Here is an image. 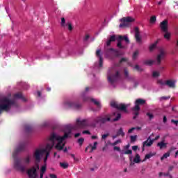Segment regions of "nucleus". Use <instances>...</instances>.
<instances>
[{
  "instance_id": "nucleus-12",
  "label": "nucleus",
  "mask_w": 178,
  "mask_h": 178,
  "mask_svg": "<svg viewBox=\"0 0 178 178\" xmlns=\"http://www.w3.org/2000/svg\"><path fill=\"white\" fill-rule=\"evenodd\" d=\"M47 152V149H36L33 154V158H35L36 162H40L41 161V156Z\"/></svg>"
},
{
  "instance_id": "nucleus-35",
  "label": "nucleus",
  "mask_w": 178,
  "mask_h": 178,
  "mask_svg": "<svg viewBox=\"0 0 178 178\" xmlns=\"http://www.w3.org/2000/svg\"><path fill=\"white\" fill-rule=\"evenodd\" d=\"M121 118H122V115L120 113H118L116 118L113 119L111 122H118V120H120Z\"/></svg>"
},
{
  "instance_id": "nucleus-45",
  "label": "nucleus",
  "mask_w": 178,
  "mask_h": 178,
  "mask_svg": "<svg viewBox=\"0 0 178 178\" xmlns=\"http://www.w3.org/2000/svg\"><path fill=\"white\" fill-rule=\"evenodd\" d=\"M96 56H97L99 59L102 58V56L101 55V49H97L96 51Z\"/></svg>"
},
{
  "instance_id": "nucleus-46",
  "label": "nucleus",
  "mask_w": 178,
  "mask_h": 178,
  "mask_svg": "<svg viewBox=\"0 0 178 178\" xmlns=\"http://www.w3.org/2000/svg\"><path fill=\"white\" fill-rule=\"evenodd\" d=\"M130 138H131V143H134L136 142V140H137V135L131 136Z\"/></svg>"
},
{
  "instance_id": "nucleus-21",
  "label": "nucleus",
  "mask_w": 178,
  "mask_h": 178,
  "mask_svg": "<svg viewBox=\"0 0 178 178\" xmlns=\"http://www.w3.org/2000/svg\"><path fill=\"white\" fill-rule=\"evenodd\" d=\"M115 41H116V36L115 35H113L110 37L109 40H108L106 42V45L107 47L111 46V44H112V42H115Z\"/></svg>"
},
{
  "instance_id": "nucleus-60",
  "label": "nucleus",
  "mask_w": 178,
  "mask_h": 178,
  "mask_svg": "<svg viewBox=\"0 0 178 178\" xmlns=\"http://www.w3.org/2000/svg\"><path fill=\"white\" fill-rule=\"evenodd\" d=\"M83 134H91V132H90V131H88V130H85V131H83Z\"/></svg>"
},
{
  "instance_id": "nucleus-47",
  "label": "nucleus",
  "mask_w": 178,
  "mask_h": 178,
  "mask_svg": "<svg viewBox=\"0 0 178 178\" xmlns=\"http://www.w3.org/2000/svg\"><path fill=\"white\" fill-rule=\"evenodd\" d=\"M165 33L164 35V38H166V40H170V33H169V32H168V31Z\"/></svg>"
},
{
  "instance_id": "nucleus-56",
  "label": "nucleus",
  "mask_w": 178,
  "mask_h": 178,
  "mask_svg": "<svg viewBox=\"0 0 178 178\" xmlns=\"http://www.w3.org/2000/svg\"><path fill=\"white\" fill-rule=\"evenodd\" d=\"M171 123H173L175 126H178V120H171Z\"/></svg>"
},
{
  "instance_id": "nucleus-31",
  "label": "nucleus",
  "mask_w": 178,
  "mask_h": 178,
  "mask_svg": "<svg viewBox=\"0 0 178 178\" xmlns=\"http://www.w3.org/2000/svg\"><path fill=\"white\" fill-rule=\"evenodd\" d=\"M60 166L63 168V169H67L69 168V163H65V162H60Z\"/></svg>"
},
{
  "instance_id": "nucleus-37",
  "label": "nucleus",
  "mask_w": 178,
  "mask_h": 178,
  "mask_svg": "<svg viewBox=\"0 0 178 178\" xmlns=\"http://www.w3.org/2000/svg\"><path fill=\"white\" fill-rule=\"evenodd\" d=\"M31 130H33V128L31 127V126H30V125L25 126V131H26V133H30V131H31Z\"/></svg>"
},
{
  "instance_id": "nucleus-61",
  "label": "nucleus",
  "mask_w": 178,
  "mask_h": 178,
  "mask_svg": "<svg viewBox=\"0 0 178 178\" xmlns=\"http://www.w3.org/2000/svg\"><path fill=\"white\" fill-rule=\"evenodd\" d=\"M139 111H134V116H138L140 115V113H138Z\"/></svg>"
},
{
  "instance_id": "nucleus-6",
  "label": "nucleus",
  "mask_w": 178,
  "mask_h": 178,
  "mask_svg": "<svg viewBox=\"0 0 178 178\" xmlns=\"http://www.w3.org/2000/svg\"><path fill=\"white\" fill-rule=\"evenodd\" d=\"M84 127H87V120L77 119L76 124L71 127V130H79V129H84Z\"/></svg>"
},
{
  "instance_id": "nucleus-22",
  "label": "nucleus",
  "mask_w": 178,
  "mask_h": 178,
  "mask_svg": "<svg viewBox=\"0 0 178 178\" xmlns=\"http://www.w3.org/2000/svg\"><path fill=\"white\" fill-rule=\"evenodd\" d=\"M124 76L128 81H131V80H133V78L129 75V70L127 68H124Z\"/></svg>"
},
{
  "instance_id": "nucleus-36",
  "label": "nucleus",
  "mask_w": 178,
  "mask_h": 178,
  "mask_svg": "<svg viewBox=\"0 0 178 178\" xmlns=\"http://www.w3.org/2000/svg\"><path fill=\"white\" fill-rule=\"evenodd\" d=\"M146 116L148 117L149 120H152V119H154V114H152V113H151L149 112L146 113Z\"/></svg>"
},
{
  "instance_id": "nucleus-32",
  "label": "nucleus",
  "mask_w": 178,
  "mask_h": 178,
  "mask_svg": "<svg viewBox=\"0 0 178 178\" xmlns=\"http://www.w3.org/2000/svg\"><path fill=\"white\" fill-rule=\"evenodd\" d=\"M158 44V41H156L154 44L149 46V51H154L155 48H156V45Z\"/></svg>"
},
{
  "instance_id": "nucleus-59",
  "label": "nucleus",
  "mask_w": 178,
  "mask_h": 178,
  "mask_svg": "<svg viewBox=\"0 0 178 178\" xmlns=\"http://www.w3.org/2000/svg\"><path fill=\"white\" fill-rule=\"evenodd\" d=\"M113 149L114 151H118V152H120V148L119 147L115 146Z\"/></svg>"
},
{
  "instance_id": "nucleus-15",
  "label": "nucleus",
  "mask_w": 178,
  "mask_h": 178,
  "mask_svg": "<svg viewBox=\"0 0 178 178\" xmlns=\"http://www.w3.org/2000/svg\"><path fill=\"white\" fill-rule=\"evenodd\" d=\"M14 166L17 170H20V172H24L26 170V167L20 164V160L19 159H15Z\"/></svg>"
},
{
  "instance_id": "nucleus-11",
  "label": "nucleus",
  "mask_w": 178,
  "mask_h": 178,
  "mask_svg": "<svg viewBox=\"0 0 178 178\" xmlns=\"http://www.w3.org/2000/svg\"><path fill=\"white\" fill-rule=\"evenodd\" d=\"M159 52L156 57V65H160L163 58L166 56V51L163 48H160Z\"/></svg>"
},
{
  "instance_id": "nucleus-50",
  "label": "nucleus",
  "mask_w": 178,
  "mask_h": 178,
  "mask_svg": "<svg viewBox=\"0 0 178 178\" xmlns=\"http://www.w3.org/2000/svg\"><path fill=\"white\" fill-rule=\"evenodd\" d=\"M44 154H46V156L44 159V162H47V161L48 160V156H49V152L47 151L46 152H44Z\"/></svg>"
},
{
  "instance_id": "nucleus-9",
  "label": "nucleus",
  "mask_w": 178,
  "mask_h": 178,
  "mask_svg": "<svg viewBox=\"0 0 178 178\" xmlns=\"http://www.w3.org/2000/svg\"><path fill=\"white\" fill-rule=\"evenodd\" d=\"M111 106L118 109V111H121L122 112H127V106L123 103L119 104L116 102H112L111 103Z\"/></svg>"
},
{
  "instance_id": "nucleus-24",
  "label": "nucleus",
  "mask_w": 178,
  "mask_h": 178,
  "mask_svg": "<svg viewBox=\"0 0 178 178\" xmlns=\"http://www.w3.org/2000/svg\"><path fill=\"white\" fill-rule=\"evenodd\" d=\"M45 172H47V166L43 165L40 168V178H44Z\"/></svg>"
},
{
  "instance_id": "nucleus-18",
  "label": "nucleus",
  "mask_w": 178,
  "mask_h": 178,
  "mask_svg": "<svg viewBox=\"0 0 178 178\" xmlns=\"http://www.w3.org/2000/svg\"><path fill=\"white\" fill-rule=\"evenodd\" d=\"M168 23H169V22H168L167 19H165L160 23V29H161V31H163V33H166V31H168Z\"/></svg>"
},
{
  "instance_id": "nucleus-42",
  "label": "nucleus",
  "mask_w": 178,
  "mask_h": 178,
  "mask_svg": "<svg viewBox=\"0 0 178 178\" xmlns=\"http://www.w3.org/2000/svg\"><path fill=\"white\" fill-rule=\"evenodd\" d=\"M122 143V140L120 139L117 140L116 141H115L113 143H111L110 145H112V147H115V145H118V144Z\"/></svg>"
},
{
  "instance_id": "nucleus-16",
  "label": "nucleus",
  "mask_w": 178,
  "mask_h": 178,
  "mask_svg": "<svg viewBox=\"0 0 178 178\" xmlns=\"http://www.w3.org/2000/svg\"><path fill=\"white\" fill-rule=\"evenodd\" d=\"M65 105L67 108H72V109H80L81 108V104L73 102H67Z\"/></svg>"
},
{
  "instance_id": "nucleus-34",
  "label": "nucleus",
  "mask_w": 178,
  "mask_h": 178,
  "mask_svg": "<svg viewBox=\"0 0 178 178\" xmlns=\"http://www.w3.org/2000/svg\"><path fill=\"white\" fill-rule=\"evenodd\" d=\"M154 155L152 154H147L145 156V159H143V162H145L147 159H149V158H152Z\"/></svg>"
},
{
  "instance_id": "nucleus-27",
  "label": "nucleus",
  "mask_w": 178,
  "mask_h": 178,
  "mask_svg": "<svg viewBox=\"0 0 178 178\" xmlns=\"http://www.w3.org/2000/svg\"><path fill=\"white\" fill-rule=\"evenodd\" d=\"M90 101L92 102H93V104H95V105H97V108H99V109H101V103H99V102L97 101V99H90Z\"/></svg>"
},
{
  "instance_id": "nucleus-19",
  "label": "nucleus",
  "mask_w": 178,
  "mask_h": 178,
  "mask_svg": "<svg viewBox=\"0 0 178 178\" xmlns=\"http://www.w3.org/2000/svg\"><path fill=\"white\" fill-rule=\"evenodd\" d=\"M134 31L136 42H141V37L140 36V30L138 29V27H135Z\"/></svg>"
},
{
  "instance_id": "nucleus-17",
  "label": "nucleus",
  "mask_w": 178,
  "mask_h": 178,
  "mask_svg": "<svg viewBox=\"0 0 178 178\" xmlns=\"http://www.w3.org/2000/svg\"><path fill=\"white\" fill-rule=\"evenodd\" d=\"M154 144V140H151V136H149L147 139L143 143L142 151H145V147H151Z\"/></svg>"
},
{
  "instance_id": "nucleus-33",
  "label": "nucleus",
  "mask_w": 178,
  "mask_h": 178,
  "mask_svg": "<svg viewBox=\"0 0 178 178\" xmlns=\"http://www.w3.org/2000/svg\"><path fill=\"white\" fill-rule=\"evenodd\" d=\"M156 22V16L153 15L150 17V23L154 24Z\"/></svg>"
},
{
  "instance_id": "nucleus-2",
  "label": "nucleus",
  "mask_w": 178,
  "mask_h": 178,
  "mask_svg": "<svg viewBox=\"0 0 178 178\" xmlns=\"http://www.w3.org/2000/svg\"><path fill=\"white\" fill-rule=\"evenodd\" d=\"M15 99H10L8 97H3L0 99V115L3 112V111L6 112L10 111L12 105H15Z\"/></svg>"
},
{
  "instance_id": "nucleus-23",
  "label": "nucleus",
  "mask_w": 178,
  "mask_h": 178,
  "mask_svg": "<svg viewBox=\"0 0 178 178\" xmlns=\"http://www.w3.org/2000/svg\"><path fill=\"white\" fill-rule=\"evenodd\" d=\"M15 99H22V101L26 102V98L23 97V94L22 92H17L14 95Z\"/></svg>"
},
{
  "instance_id": "nucleus-5",
  "label": "nucleus",
  "mask_w": 178,
  "mask_h": 178,
  "mask_svg": "<svg viewBox=\"0 0 178 178\" xmlns=\"http://www.w3.org/2000/svg\"><path fill=\"white\" fill-rule=\"evenodd\" d=\"M120 22H122L119 27L120 29H124V27H129V23H133V22H134V19L131 17H122L120 19Z\"/></svg>"
},
{
  "instance_id": "nucleus-44",
  "label": "nucleus",
  "mask_w": 178,
  "mask_h": 178,
  "mask_svg": "<svg viewBox=\"0 0 178 178\" xmlns=\"http://www.w3.org/2000/svg\"><path fill=\"white\" fill-rule=\"evenodd\" d=\"M24 162H25V163H26L27 165H29V163H30V156H27L26 158H24L23 159Z\"/></svg>"
},
{
  "instance_id": "nucleus-10",
  "label": "nucleus",
  "mask_w": 178,
  "mask_h": 178,
  "mask_svg": "<svg viewBox=\"0 0 178 178\" xmlns=\"http://www.w3.org/2000/svg\"><path fill=\"white\" fill-rule=\"evenodd\" d=\"M26 149V142L21 143L18 145V146L15 149L14 152L13 153V158H16L17 155L19 152H23Z\"/></svg>"
},
{
  "instance_id": "nucleus-39",
  "label": "nucleus",
  "mask_w": 178,
  "mask_h": 178,
  "mask_svg": "<svg viewBox=\"0 0 178 178\" xmlns=\"http://www.w3.org/2000/svg\"><path fill=\"white\" fill-rule=\"evenodd\" d=\"M170 156V154L167 152L163 155V156L161 158V161H163V159H166V158H169Z\"/></svg>"
},
{
  "instance_id": "nucleus-41",
  "label": "nucleus",
  "mask_w": 178,
  "mask_h": 178,
  "mask_svg": "<svg viewBox=\"0 0 178 178\" xmlns=\"http://www.w3.org/2000/svg\"><path fill=\"white\" fill-rule=\"evenodd\" d=\"M134 69L135 70H137V72H143L144 70L143 68H141L140 67H139L138 65H136L134 66Z\"/></svg>"
},
{
  "instance_id": "nucleus-40",
  "label": "nucleus",
  "mask_w": 178,
  "mask_h": 178,
  "mask_svg": "<svg viewBox=\"0 0 178 178\" xmlns=\"http://www.w3.org/2000/svg\"><path fill=\"white\" fill-rule=\"evenodd\" d=\"M138 57V51H136L133 54L132 58L134 60H136V59H137Z\"/></svg>"
},
{
  "instance_id": "nucleus-25",
  "label": "nucleus",
  "mask_w": 178,
  "mask_h": 178,
  "mask_svg": "<svg viewBox=\"0 0 178 178\" xmlns=\"http://www.w3.org/2000/svg\"><path fill=\"white\" fill-rule=\"evenodd\" d=\"M97 145H98V142H95L93 145H89V147H91L90 151L89 152L91 153L92 151H95V149H97Z\"/></svg>"
},
{
  "instance_id": "nucleus-8",
  "label": "nucleus",
  "mask_w": 178,
  "mask_h": 178,
  "mask_svg": "<svg viewBox=\"0 0 178 178\" xmlns=\"http://www.w3.org/2000/svg\"><path fill=\"white\" fill-rule=\"evenodd\" d=\"M120 77H122L120 72L119 71H116L115 74L108 75L107 79L108 82L111 83L112 86H113L116 81H119V80H120Z\"/></svg>"
},
{
  "instance_id": "nucleus-55",
  "label": "nucleus",
  "mask_w": 178,
  "mask_h": 178,
  "mask_svg": "<svg viewBox=\"0 0 178 178\" xmlns=\"http://www.w3.org/2000/svg\"><path fill=\"white\" fill-rule=\"evenodd\" d=\"M170 99V97H165V96H163V97H161V101H163V100L166 101L167 99Z\"/></svg>"
},
{
  "instance_id": "nucleus-30",
  "label": "nucleus",
  "mask_w": 178,
  "mask_h": 178,
  "mask_svg": "<svg viewBox=\"0 0 178 178\" xmlns=\"http://www.w3.org/2000/svg\"><path fill=\"white\" fill-rule=\"evenodd\" d=\"M118 136H122V137L125 136L124 132L123 131V128L120 127L118 131H117Z\"/></svg>"
},
{
  "instance_id": "nucleus-38",
  "label": "nucleus",
  "mask_w": 178,
  "mask_h": 178,
  "mask_svg": "<svg viewBox=\"0 0 178 178\" xmlns=\"http://www.w3.org/2000/svg\"><path fill=\"white\" fill-rule=\"evenodd\" d=\"M157 84H160V86H166V81H163L162 79H159L157 81Z\"/></svg>"
},
{
  "instance_id": "nucleus-52",
  "label": "nucleus",
  "mask_w": 178,
  "mask_h": 178,
  "mask_svg": "<svg viewBox=\"0 0 178 178\" xmlns=\"http://www.w3.org/2000/svg\"><path fill=\"white\" fill-rule=\"evenodd\" d=\"M152 76L154 77H159V72H153Z\"/></svg>"
},
{
  "instance_id": "nucleus-62",
  "label": "nucleus",
  "mask_w": 178,
  "mask_h": 178,
  "mask_svg": "<svg viewBox=\"0 0 178 178\" xmlns=\"http://www.w3.org/2000/svg\"><path fill=\"white\" fill-rule=\"evenodd\" d=\"M88 38H90V35H86L84 38H83V41H88Z\"/></svg>"
},
{
  "instance_id": "nucleus-49",
  "label": "nucleus",
  "mask_w": 178,
  "mask_h": 178,
  "mask_svg": "<svg viewBox=\"0 0 178 178\" xmlns=\"http://www.w3.org/2000/svg\"><path fill=\"white\" fill-rule=\"evenodd\" d=\"M125 155H131L133 154V151L131 149H128L124 152Z\"/></svg>"
},
{
  "instance_id": "nucleus-58",
  "label": "nucleus",
  "mask_w": 178,
  "mask_h": 178,
  "mask_svg": "<svg viewBox=\"0 0 178 178\" xmlns=\"http://www.w3.org/2000/svg\"><path fill=\"white\" fill-rule=\"evenodd\" d=\"M68 29L70 30V31H72V30H73V26L70 23H68Z\"/></svg>"
},
{
  "instance_id": "nucleus-1",
  "label": "nucleus",
  "mask_w": 178,
  "mask_h": 178,
  "mask_svg": "<svg viewBox=\"0 0 178 178\" xmlns=\"http://www.w3.org/2000/svg\"><path fill=\"white\" fill-rule=\"evenodd\" d=\"M70 134H72V130H70L68 132H65L63 136H60L59 135H56L55 133H53L49 138V141H51L52 144H47L46 149H47V152L49 154V152L51 149H52V148H54V145H55V141H58V143L56 145V148L59 151H62L65 147V143H63V141L64 140H66V138H69Z\"/></svg>"
},
{
  "instance_id": "nucleus-28",
  "label": "nucleus",
  "mask_w": 178,
  "mask_h": 178,
  "mask_svg": "<svg viewBox=\"0 0 178 178\" xmlns=\"http://www.w3.org/2000/svg\"><path fill=\"white\" fill-rule=\"evenodd\" d=\"M134 162L135 163H140L141 162V159H140V154H137L134 159Z\"/></svg>"
},
{
  "instance_id": "nucleus-53",
  "label": "nucleus",
  "mask_w": 178,
  "mask_h": 178,
  "mask_svg": "<svg viewBox=\"0 0 178 178\" xmlns=\"http://www.w3.org/2000/svg\"><path fill=\"white\" fill-rule=\"evenodd\" d=\"M161 136H159V135H158V136H156V137H155V138H154V139H152L151 140V138H150V141H153V143H154V141H156L157 140H159V138H160Z\"/></svg>"
},
{
  "instance_id": "nucleus-48",
  "label": "nucleus",
  "mask_w": 178,
  "mask_h": 178,
  "mask_svg": "<svg viewBox=\"0 0 178 178\" xmlns=\"http://www.w3.org/2000/svg\"><path fill=\"white\" fill-rule=\"evenodd\" d=\"M66 26V19H65V17L61 18V26L65 27Z\"/></svg>"
},
{
  "instance_id": "nucleus-3",
  "label": "nucleus",
  "mask_w": 178,
  "mask_h": 178,
  "mask_svg": "<svg viewBox=\"0 0 178 178\" xmlns=\"http://www.w3.org/2000/svg\"><path fill=\"white\" fill-rule=\"evenodd\" d=\"M94 122L95 124L98 123H102V124H105V123H107V122H112V120L111 119V115L108 114L104 116H99L97 117L94 119Z\"/></svg>"
},
{
  "instance_id": "nucleus-43",
  "label": "nucleus",
  "mask_w": 178,
  "mask_h": 178,
  "mask_svg": "<svg viewBox=\"0 0 178 178\" xmlns=\"http://www.w3.org/2000/svg\"><path fill=\"white\" fill-rule=\"evenodd\" d=\"M77 143L79 145H83V143H84V139L83 138H80L77 140Z\"/></svg>"
},
{
  "instance_id": "nucleus-54",
  "label": "nucleus",
  "mask_w": 178,
  "mask_h": 178,
  "mask_svg": "<svg viewBox=\"0 0 178 178\" xmlns=\"http://www.w3.org/2000/svg\"><path fill=\"white\" fill-rule=\"evenodd\" d=\"M99 67H102V57H100V58H99Z\"/></svg>"
},
{
  "instance_id": "nucleus-13",
  "label": "nucleus",
  "mask_w": 178,
  "mask_h": 178,
  "mask_svg": "<svg viewBox=\"0 0 178 178\" xmlns=\"http://www.w3.org/2000/svg\"><path fill=\"white\" fill-rule=\"evenodd\" d=\"M145 104V100L144 99H137L135 102V106L132 108V111H140L141 107H140V105H144Z\"/></svg>"
},
{
  "instance_id": "nucleus-7",
  "label": "nucleus",
  "mask_w": 178,
  "mask_h": 178,
  "mask_svg": "<svg viewBox=\"0 0 178 178\" xmlns=\"http://www.w3.org/2000/svg\"><path fill=\"white\" fill-rule=\"evenodd\" d=\"M106 55H107V56H108L111 59H113V57L119 58V56H120V53L118 49L110 48L106 50Z\"/></svg>"
},
{
  "instance_id": "nucleus-20",
  "label": "nucleus",
  "mask_w": 178,
  "mask_h": 178,
  "mask_svg": "<svg viewBox=\"0 0 178 178\" xmlns=\"http://www.w3.org/2000/svg\"><path fill=\"white\" fill-rule=\"evenodd\" d=\"M165 86H168V87H169V88H176V81L167 80V81H165Z\"/></svg>"
},
{
  "instance_id": "nucleus-57",
  "label": "nucleus",
  "mask_w": 178,
  "mask_h": 178,
  "mask_svg": "<svg viewBox=\"0 0 178 178\" xmlns=\"http://www.w3.org/2000/svg\"><path fill=\"white\" fill-rule=\"evenodd\" d=\"M123 62H127V58H122L120 60V63H123Z\"/></svg>"
},
{
  "instance_id": "nucleus-4",
  "label": "nucleus",
  "mask_w": 178,
  "mask_h": 178,
  "mask_svg": "<svg viewBox=\"0 0 178 178\" xmlns=\"http://www.w3.org/2000/svg\"><path fill=\"white\" fill-rule=\"evenodd\" d=\"M122 41H125L126 44H129L130 42V40H129V38L126 35H118V38H117V47L119 48V49H124L125 47L122 44Z\"/></svg>"
},
{
  "instance_id": "nucleus-63",
  "label": "nucleus",
  "mask_w": 178,
  "mask_h": 178,
  "mask_svg": "<svg viewBox=\"0 0 178 178\" xmlns=\"http://www.w3.org/2000/svg\"><path fill=\"white\" fill-rule=\"evenodd\" d=\"M50 178H58L55 174H50L49 175Z\"/></svg>"
},
{
  "instance_id": "nucleus-64",
  "label": "nucleus",
  "mask_w": 178,
  "mask_h": 178,
  "mask_svg": "<svg viewBox=\"0 0 178 178\" xmlns=\"http://www.w3.org/2000/svg\"><path fill=\"white\" fill-rule=\"evenodd\" d=\"M138 149V146L135 145L132 147V149L133 151H137V149Z\"/></svg>"
},
{
  "instance_id": "nucleus-26",
  "label": "nucleus",
  "mask_w": 178,
  "mask_h": 178,
  "mask_svg": "<svg viewBox=\"0 0 178 178\" xmlns=\"http://www.w3.org/2000/svg\"><path fill=\"white\" fill-rule=\"evenodd\" d=\"M167 144L163 142H159L157 143V147H159L160 149H163V148H166Z\"/></svg>"
},
{
  "instance_id": "nucleus-14",
  "label": "nucleus",
  "mask_w": 178,
  "mask_h": 178,
  "mask_svg": "<svg viewBox=\"0 0 178 178\" xmlns=\"http://www.w3.org/2000/svg\"><path fill=\"white\" fill-rule=\"evenodd\" d=\"M27 175L29 178H37L38 175L37 174V168L32 167L27 170Z\"/></svg>"
},
{
  "instance_id": "nucleus-51",
  "label": "nucleus",
  "mask_w": 178,
  "mask_h": 178,
  "mask_svg": "<svg viewBox=\"0 0 178 178\" xmlns=\"http://www.w3.org/2000/svg\"><path fill=\"white\" fill-rule=\"evenodd\" d=\"M109 137V134H106L102 136V140H106V138Z\"/></svg>"
},
{
  "instance_id": "nucleus-29",
  "label": "nucleus",
  "mask_w": 178,
  "mask_h": 178,
  "mask_svg": "<svg viewBox=\"0 0 178 178\" xmlns=\"http://www.w3.org/2000/svg\"><path fill=\"white\" fill-rule=\"evenodd\" d=\"M155 63L154 60H147L144 61V65H147L148 66H152Z\"/></svg>"
}]
</instances>
